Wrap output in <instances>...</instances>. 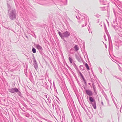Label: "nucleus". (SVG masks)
Listing matches in <instances>:
<instances>
[{
    "instance_id": "27",
    "label": "nucleus",
    "mask_w": 122,
    "mask_h": 122,
    "mask_svg": "<svg viewBox=\"0 0 122 122\" xmlns=\"http://www.w3.org/2000/svg\"><path fill=\"white\" fill-rule=\"evenodd\" d=\"M114 104H115V105H116V103H115V102H114Z\"/></svg>"
},
{
    "instance_id": "11",
    "label": "nucleus",
    "mask_w": 122,
    "mask_h": 122,
    "mask_svg": "<svg viewBox=\"0 0 122 122\" xmlns=\"http://www.w3.org/2000/svg\"><path fill=\"white\" fill-rule=\"evenodd\" d=\"M85 66L86 67L87 69L88 70H89V66H88V64L86 63L85 64Z\"/></svg>"
},
{
    "instance_id": "13",
    "label": "nucleus",
    "mask_w": 122,
    "mask_h": 122,
    "mask_svg": "<svg viewBox=\"0 0 122 122\" xmlns=\"http://www.w3.org/2000/svg\"><path fill=\"white\" fill-rule=\"evenodd\" d=\"M58 33L59 35L61 37V38H62L63 37H62V35L61 33L59 31L58 32Z\"/></svg>"
},
{
    "instance_id": "24",
    "label": "nucleus",
    "mask_w": 122,
    "mask_h": 122,
    "mask_svg": "<svg viewBox=\"0 0 122 122\" xmlns=\"http://www.w3.org/2000/svg\"><path fill=\"white\" fill-rule=\"evenodd\" d=\"M101 103L102 104V105H103V103L102 102H101Z\"/></svg>"
},
{
    "instance_id": "14",
    "label": "nucleus",
    "mask_w": 122,
    "mask_h": 122,
    "mask_svg": "<svg viewBox=\"0 0 122 122\" xmlns=\"http://www.w3.org/2000/svg\"><path fill=\"white\" fill-rule=\"evenodd\" d=\"M69 61H70V62L71 63H72V58L70 57H69Z\"/></svg>"
},
{
    "instance_id": "26",
    "label": "nucleus",
    "mask_w": 122,
    "mask_h": 122,
    "mask_svg": "<svg viewBox=\"0 0 122 122\" xmlns=\"http://www.w3.org/2000/svg\"><path fill=\"white\" fill-rule=\"evenodd\" d=\"M52 106L53 107H54V105H53V104H52Z\"/></svg>"
},
{
    "instance_id": "9",
    "label": "nucleus",
    "mask_w": 122,
    "mask_h": 122,
    "mask_svg": "<svg viewBox=\"0 0 122 122\" xmlns=\"http://www.w3.org/2000/svg\"><path fill=\"white\" fill-rule=\"evenodd\" d=\"M32 51L33 53H36V49L34 48H33L32 49Z\"/></svg>"
},
{
    "instance_id": "22",
    "label": "nucleus",
    "mask_w": 122,
    "mask_h": 122,
    "mask_svg": "<svg viewBox=\"0 0 122 122\" xmlns=\"http://www.w3.org/2000/svg\"><path fill=\"white\" fill-rule=\"evenodd\" d=\"M116 78L117 79H119L121 80V79H120V78H119L118 77H117Z\"/></svg>"
},
{
    "instance_id": "19",
    "label": "nucleus",
    "mask_w": 122,
    "mask_h": 122,
    "mask_svg": "<svg viewBox=\"0 0 122 122\" xmlns=\"http://www.w3.org/2000/svg\"><path fill=\"white\" fill-rule=\"evenodd\" d=\"M25 116L26 117H29V114H27L26 115H25Z\"/></svg>"
},
{
    "instance_id": "25",
    "label": "nucleus",
    "mask_w": 122,
    "mask_h": 122,
    "mask_svg": "<svg viewBox=\"0 0 122 122\" xmlns=\"http://www.w3.org/2000/svg\"><path fill=\"white\" fill-rule=\"evenodd\" d=\"M45 96L46 97V98H47V95H45Z\"/></svg>"
},
{
    "instance_id": "8",
    "label": "nucleus",
    "mask_w": 122,
    "mask_h": 122,
    "mask_svg": "<svg viewBox=\"0 0 122 122\" xmlns=\"http://www.w3.org/2000/svg\"><path fill=\"white\" fill-rule=\"evenodd\" d=\"M43 86H46L48 88L49 87L47 85V83L46 82H43Z\"/></svg>"
},
{
    "instance_id": "15",
    "label": "nucleus",
    "mask_w": 122,
    "mask_h": 122,
    "mask_svg": "<svg viewBox=\"0 0 122 122\" xmlns=\"http://www.w3.org/2000/svg\"><path fill=\"white\" fill-rule=\"evenodd\" d=\"M22 104L25 107H27V105H26V104H25V103H22Z\"/></svg>"
},
{
    "instance_id": "21",
    "label": "nucleus",
    "mask_w": 122,
    "mask_h": 122,
    "mask_svg": "<svg viewBox=\"0 0 122 122\" xmlns=\"http://www.w3.org/2000/svg\"><path fill=\"white\" fill-rule=\"evenodd\" d=\"M48 80L49 81V82H50V84H51L52 85L51 80Z\"/></svg>"
},
{
    "instance_id": "6",
    "label": "nucleus",
    "mask_w": 122,
    "mask_h": 122,
    "mask_svg": "<svg viewBox=\"0 0 122 122\" xmlns=\"http://www.w3.org/2000/svg\"><path fill=\"white\" fill-rule=\"evenodd\" d=\"M39 50H42V47L40 45H36L35 46Z\"/></svg>"
},
{
    "instance_id": "2",
    "label": "nucleus",
    "mask_w": 122,
    "mask_h": 122,
    "mask_svg": "<svg viewBox=\"0 0 122 122\" xmlns=\"http://www.w3.org/2000/svg\"><path fill=\"white\" fill-rule=\"evenodd\" d=\"M89 99L94 108L95 109H96V105L95 101L91 97H89Z\"/></svg>"
},
{
    "instance_id": "17",
    "label": "nucleus",
    "mask_w": 122,
    "mask_h": 122,
    "mask_svg": "<svg viewBox=\"0 0 122 122\" xmlns=\"http://www.w3.org/2000/svg\"><path fill=\"white\" fill-rule=\"evenodd\" d=\"M47 100L50 103V102H51V100L50 98L49 97H48Z\"/></svg>"
},
{
    "instance_id": "18",
    "label": "nucleus",
    "mask_w": 122,
    "mask_h": 122,
    "mask_svg": "<svg viewBox=\"0 0 122 122\" xmlns=\"http://www.w3.org/2000/svg\"><path fill=\"white\" fill-rule=\"evenodd\" d=\"M81 77L82 78V79H83V81H86L85 80V79L84 77Z\"/></svg>"
},
{
    "instance_id": "3",
    "label": "nucleus",
    "mask_w": 122,
    "mask_h": 122,
    "mask_svg": "<svg viewBox=\"0 0 122 122\" xmlns=\"http://www.w3.org/2000/svg\"><path fill=\"white\" fill-rule=\"evenodd\" d=\"M9 90L10 92L12 93L17 92L18 91V89L16 88L10 89Z\"/></svg>"
},
{
    "instance_id": "16",
    "label": "nucleus",
    "mask_w": 122,
    "mask_h": 122,
    "mask_svg": "<svg viewBox=\"0 0 122 122\" xmlns=\"http://www.w3.org/2000/svg\"><path fill=\"white\" fill-rule=\"evenodd\" d=\"M19 107H20L21 108V109L23 111H24V112H25V111H24V107H23L22 108H21V107H20L19 106Z\"/></svg>"
},
{
    "instance_id": "7",
    "label": "nucleus",
    "mask_w": 122,
    "mask_h": 122,
    "mask_svg": "<svg viewBox=\"0 0 122 122\" xmlns=\"http://www.w3.org/2000/svg\"><path fill=\"white\" fill-rule=\"evenodd\" d=\"M92 87L93 89V90L94 91L95 93L96 94H97V91L96 90V87L95 86V85L94 84V83H93L92 84Z\"/></svg>"
},
{
    "instance_id": "12",
    "label": "nucleus",
    "mask_w": 122,
    "mask_h": 122,
    "mask_svg": "<svg viewBox=\"0 0 122 122\" xmlns=\"http://www.w3.org/2000/svg\"><path fill=\"white\" fill-rule=\"evenodd\" d=\"M18 92V95L19 96H20V97H21V92H20L19 91V90H18V92Z\"/></svg>"
},
{
    "instance_id": "10",
    "label": "nucleus",
    "mask_w": 122,
    "mask_h": 122,
    "mask_svg": "<svg viewBox=\"0 0 122 122\" xmlns=\"http://www.w3.org/2000/svg\"><path fill=\"white\" fill-rule=\"evenodd\" d=\"M74 48L76 51L78 50L79 49L78 48L77 45H76L75 46Z\"/></svg>"
},
{
    "instance_id": "28",
    "label": "nucleus",
    "mask_w": 122,
    "mask_h": 122,
    "mask_svg": "<svg viewBox=\"0 0 122 122\" xmlns=\"http://www.w3.org/2000/svg\"><path fill=\"white\" fill-rule=\"evenodd\" d=\"M75 77V78H76V79H77V77Z\"/></svg>"
},
{
    "instance_id": "23",
    "label": "nucleus",
    "mask_w": 122,
    "mask_h": 122,
    "mask_svg": "<svg viewBox=\"0 0 122 122\" xmlns=\"http://www.w3.org/2000/svg\"><path fill=\"white\" fill-rule=\"evenodd\" d=\"M88 84L90 85L91 86V83H88Z\"/></svg>"
},
{
    "instance_id": "5",
    "label": "nucleus",
    "mask_w": 122,
    "mask_h": 122,
    "mask_svg": "<svg viewBox=\"0 0 122 122\" xmlns=\"http://www.w3.org/2000/svg\"><path fill=\"white\" fill-rule=\"evenodd\" d=\"M86 94L89 96H92L93 95L92 92L90 90H86Z\"/></svg>"
},
{
    "instance_id": "20",
    "label": "nucleus",
    "mask_w": 122,
    "mask_h": 122,
    "mask_svg": "<svg viewBox=\"0 0 122 122\" xmlns=\"http://www.w3.org/2000/svg\"><path fill=\"white\" fill-rule=\"evenodd\" d=\"M85 83V84L86 85H87V83L86 82V81H84Z\"/></svg>"
},
{
    "instance_id": "1",
    "label": "nucleus",
    "mask_w": 122,
    "mask_h": 122,
    "mask_svg": "<svg viewBox=\"0 0 122 122\" xmlns=\"http://www.w3.org/2000/svg\"><path fill=\"white\" fill-rule=\"evenodd\" d=\"M68 106L71 114L72 116H73V111H74V110H75V107L73 102L71 100V101H70L69 102H68Z\"/></svg>"
},
{
    "instance_id": "4",
    "label": "nucleus",
    "mask_w": 122,
    "mask_h": 122,
    "mask_svg": "<svg viewBox=\"0 0 122 122\" xmlns=\"http://www.w3.org/2000/svg\"><path fill=\"white\" fill-rule=\"evenodd\" d=\"M70 35V33L67 31L62 34V37H63H63H66L69 36Z\"/></svg>"
}]
</instances>
